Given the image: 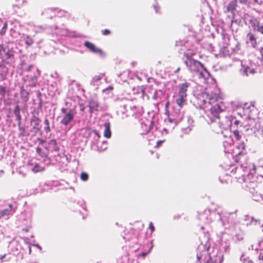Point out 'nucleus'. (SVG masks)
Wrapping results in <instances>:
<instances>
[{"mask_svg":"<svg viewBox=\"0 0 263 263\" xmlns=\"http://www.w3.org/2000/svg\"><path fill=\"white\" fill-rule=\"evenodd\" d=\"M224 138L225 139L223 142L224 152L231 154L233 157H235L236 161H240L241 163V166L239 168L235 167L234 165H230L229 170L231 173L234 175L237 171L239 173H242L241 175H237L235 177L238 181L241 183L243 182L247 183L248 181L251 185L250 186L247 185V186L249 188H255L257 181L256 178L258 177L263 178V166L256 167V165L250 162H243V160L246 158L245 142L243 141L240 142L235 149H233L234 141L232 135L229 137L224 136Z\"/></svg>","mask_w":263,"mask_h":263,"instance_id":"f257e3e1","label":"nucleus"},{"mask_svg":"<svg viewBox=\"0 0 263 263\" xmlns=\"http://www.w3.org/2000/svg\"><path fill=\"white\" fill-rule=\"evenodd\" d=\"M220 89L215 85L213 90L206 88L205 91L195 92L198 105L204 111V118L208 123H216L219 114L223 110V105L218 100L220 98Z\"/></svg>","mask_w":263,"mask_h":263,"instance_id":"f03ea898","label":"nucleus"},{"mask_svg":"<svg viewBox=\"0 0 263 263\" xmlns=\"http://www.w3.org/2000/svg\"><path fill=\"white\" fill-rule=\"evenodd\" d=\"M232 214L218 208L214 210L207 209L199 213L198 219L205 224H209L212 222L217 221L223 226L233 222Z\"/></svg>","mask_w":263,"mask_h":263,"instance_id":"7ed1b4c3","label":"nucleus"},{"mask_svg":"<svg viewBox=\"0 0 263 263\" xmlns=\"http://www.w3.org/2000/svg\"><path fill=\"white\" fill-rule=\"evenodd\" d=\"M195 54L188 50L184 53L182 60L188 71L193 76H197L199 78L205 80L210 73L205 69L202 64L193 58Z\"/></svg>","mask_w":263,"mask_h":263,"instance_id":"20e7f679","label":"nucleus"},{"mask_svg":"<svg viewBox=\"0 0 263 263\" xmlns=\"http://www.w3.org/2000/svg\"><path fill=\"white\" fill-rule=\"evenodd\" d=\"M208 234L204 235L202 240L197 249V259L201 263H221L223 261V255L219 253L214 258L209 255L208 250L210 247Z\"/></svg>","mask_w":263,"mask_h":263,"instance_id":"39448f33","label":"nucleus"},{"mask_svg":"<svg viewBox=\"0 0 263 263\" xmlns=\"http://www.w3.org/2000/svg\"><path fill=\"white\" fill-rule=\"evenodd\" d=\"M262 50V47L259 48L261 58L254 57L251 59L240 61L241 68L240 69V72L241 75L247 77L250 74H253L256 72L258 67L261 66L263 69Z\"/></svg>","mask_w":263,"mask_h":263,"instance_id":"423d86ee","label":"nucleus"},{"mask_svg":"<svg viewBox=\"0 0 263 263\" xmlns=\"http://www.w3.org/2000/svg\"><path fill=\"white\" fill-rule=\"evenodd\" d=\"M61 123L65 126L69 124L74 119L77 114L76 107H62L61 109Z\"/></svg>","mask_w":263,"mask_h":263,"instance_id":"0eeeda50","label":"nucleus"},{"mask_svg":"<svg viewBox=\"0 0 263 263\" xmlns=\"http://www.w3.org/2000/svg\"><path fill=\"white\" fill-rule=\"evenodd\" d=\"M231 127L232 121L230 116H227L220 123H214L212 125L213 130L217 134L222 133V129L227 130Z\"/></svg>","mask_w":263,"mask_h":263,"instance_id":"6e6552de","label":"nucleus"},{"mask_svg":"<svg viewBox=\"0 0 263 263\" xmlns=\"http://www.w3.org/2000/svg\"><path fill=\"white\" fill-rule=\"evenodd\" d=\"M181 107L175 106L173 108L170 115L168 116V121L170 122L177 123L181 120L183 117V112L181 110Z\"/></svg>","mask_w":263,"mask_h":263,"instance_id":"1a4fd4ad","label":"nucleus"},{"mask_svg":"<svg viewBox=\"0 0 263 263\" xmlns=\"http://www.w3.org/2000/svg\"><path fill=\"white\" fill-rule=\"evenodd\" d=\"M28 70L32 72L33 73H29L26 75V77L28 80H30L33 82L32 85L35 86L37 77L40 75V72L37 68L33 65L29 66Z\"/></svg>","mask_w":263,"mask_h":263,"instance_id":"9d476101","label":"nucleus"},{"mask_svg":"<svg viewBox=\"0 0 263 263\" xmlns=\"http://www.w3.org/2000/svg\"><path fill=\"white\" fill-rule=\"evenodd\" d=\"M89 112L91 114L95 111L100 110V105L98 100L96 98H92L88 101Z\"/></svg>","mask_w":263,"mask_h":263,"instance_id":"9b49d317","label":"nucleus"},{"mask_svg":"<svg viewBox=\"0 0 263 263\" xmlns=\"http://www.w3.org/2000/svg\"><path fill=\"white\" fill-rule=\"evenodd\" d=\"M184 122H186V126L185 125L182 128V131L184 134H188L191 131L192 127L194 126V120L190 116H187Z\"/></svg>","mask_w":263,"mask_h":263,"instance_id":"f8f14e48","label":"nucleus"},{"mask_svg":"<svg viewBox=\"0 0 263 263\" xmlns=\"http://www.w3.org/2000/svg\"><path fill=\"white\" fill-rule=\"evenodd\" d=\"M244 20L246 23H249L254 30H256L259 27V22L255 17L249 15L248 14H246L244 16Z\"/></svg>","mask_w":263,"mask_h":263,"instance_id":"ddd939ff","label":"nucleus"},{"mask_svg":"<svg viewBox=\"0 0 263 263\" xmlns=\"http://www.w3.org/2000/svg\"><path fill=\"white\" fill-rule=\"evenodd\" d=\"M85 46L89 49L91 52L95 53H99L100 54H103L102 50L96 47V46L91 43V42H89L88 41H86L84 43Z\"/></svg>","mask_w":263,"mask_h":263,"instance_id":"4468645a","label":"nucleus"},{"mask_svg":"<svg viewBox=\"0 0 263 263\" xmlns=\"http://www.w3.org/2000/svg\"><path fill=\"white\" fill-rule=\"evenodd\" d=\"M12 208L13 205L9 204L8 208L0 212V217L8 218L9 216L12 215L14 212Z\"/></svg>","mask_w":263,"mask_h":263,"instance_id":"2eb2a0df","label":"nucleus"},{"mask_svg":"<svg viewBox=\"0 0 263 263\" xmlns=\"http://www.w3.org/2000/svg\"><path fill=\"white\" fill-rule=\"evenodd\" d=\"M190 86V83L185 82L180 84L178 86L179 87V92L178 95L181 96H184L187 97L186 91L188 87Z\"/></svg>","mask_w":263,"mask_h":263,"instance_id":"dca6fc26","label":"nucleus"},{"mask_svg":"<svg viewBox=\"0 0 263 263\" xmlns=\"http://www.w3.org/2000/svg\"><path fill=\"white\" fill-rule=\"evenodd\" d=\"M176 106L182 108L186 103V97L178 95L176 99Z\"/></svg>","mask_w":263,"mask_h":263,"instance_id":"f3484780","label":"nucleus"},{"mask_svg":"<svg viewBox=\"0 0 263 263\" xmlns=\"http://www.w3.org/2000/svg\"><path fill=\"white\" fill-rule=\"evenodd\" d=\"M247 37V43L250 44L253 48H256L257 47V42L254 35L252 33L249 32L248 33Z\"/></svg>","mask_w":263,"mask_h":263,"instance_id":"a211bd4d","label":"nucleus"},{"mask_svg":"<svg viewBox=\"0 0 263 263\" xmlns=\"http://www.w3.org/2000/svg\"><path fill=\"white\" fill-rule=\"evenodd\" d=\"M46 149L50 150L51 151L57 152L59 151V147L55 140L52 139L48 143V146L46 147Z\"/></svg>","mask_w":263,"mask_h":263,"instance_id":"6ab92c4d","label":"nucleus"},{"mask_svg":"<svg viewBox=\"0 0 263 263\" xmlns=\"http://www.w3.org/2000/svg\"><path fill=\"white\" fill-rule=\"evenodd\" d=\"M30 168L34 173H37L43 171L44 170V167L39 165L36 163H30L29 164Z\"/></svg>","mask_w":263,"mask_h":263,"instance_id":"aec40b11","label":"nucleus"},{"mask_svg":"<svg viewBox=\"0 0 263 263\" xmlns=\"http://www.w3.org/2000/svg\"><path fill=\"white\" fill-rule=\"evenodd\" d=\"M31 123L33 125V128L36 131L40 129V120L37 117L34 116L31 119Z\"/></svg>","mask_w":263,"mask_h":263,"instance_id":"412c9836","label":"nucleus"},{"mask_svg":"<svg viewBox=\"0 0 263 263\" xmlns=\"http://www.w3.org/2000/svg\"><path fill=\"white\" fill-rule=\"evenodd\" d=\"M104 130L103 135L107 138H109L111 136L110 125L109 122H106L104 124Z\"/></svg>","mask_w":263,"mask_h":263,"instance_id":"4be33fe9","label":"nucleus"},{"mask_svg":"<svg viewBox=\"0 0 263 263\" xmlns=\"http://www.w3.org/2000/svg\"><path fill=\"white\" fill-rule=\"evenodd\" d=\"M103 77V75L102 74L94 76L92 79L91 84L94 86H98Z\"/></svg>","mask_w":263,"mask_h":263,"instance_id":"5701e85b","label":"nucleus"},{"mask_svg":"<svg viewBox=\"0 0 263 263\" xmlns=\"http://www.w3.org/2000/svg\"><path fill=\"white\" fill-rule=\"evenodd\" d=\"M152 123L151 121H147L146 123L142 122L141 123V128L143 129V132L141 133V134H146L147 133L150 129H151V124Z\"/></svg>","mask_w":263,"mask_h":263,"instance_id":"b1692460","label":"nucleus"},{"mask_svg":"<svg viewBox=\"0 0 263 263\" xmlns=\"http://www.w3.org/2000/svg\"><path fill=\"white\" fill-rule=\"evenodd\" d=\"M237 1L236 0H232L230 2L227 7V11L228 12L233 13L236 9Z\"/></svg>","mask_w":263,"mask_h":263,"instance_id":"393cba45","label":"nucleus"},{"mask_svg":"<svg viewBox=\"0 0 263 263\" xmlns=\"http://www.w3.org/2000/svg\"><path fill=\"white\" fill-rule=\"evenodd\" d=\"M126 104H123V107L124 108V110H126V107H127L128 109L130 108V110L131 111V113L133 114L134 115L135 114H136L135 109L136 108V106L135 105H132V102L127 101Z\"/></svg>","mask_w":263,"mask_h":263,"instance_id":"a878e982","label":"nucleus"},{"mask_svg":"<svg viewBox=\"0 0 263 263\" xmlns=\"http://www.w3.org/2000/svg\"><path fill=\"white\" fill-rule=\"evenodd\" d=\"M14 114L16 117V120L18 122H21L22 117L20 113V108L18 105H17L14 108Z\"/></svg>","mask_w":263,"mask_h":263,"instance_id":"bb28decb","label":"nucleus"},{"mask_svg":"<svg viewBox=\"0 0 263 263\" xmlns=\"http://www.w3.org/2000/svg\"><path fill=\"white\" fill-rule=\"evenodd\" d=\"M254 108V107L253 106L245 105V107H244L243 108V116H246V117H250V115H251L250 112L251 111V109H253Z\"/></svg>","mask_w":263,"mask_h":263,"instance_id":"cd10ccee","label":"nucleus"},{"mask_svg":"<svg viewBox=\"0 0 263 263\" xmlns=\"http://www.w3.org/2000/svg\"><path fill=\"white\" fill-rule=\"evenodd\" d=\"M123 104H121L120 107L118 108V110L117 111V114L119 115H122V118H124V115L126 113V112L128 111V108L127 107H126V110H124V107H123Z\"/></svg>","mask_w":263,"mask_h":263,"instance_id":"c85d7f7f","label":"nucleus"},{"mask_svg":"<svg viewBox=\"0 0 263 263\" xmlns=\"http://www.w3.org/2000/svg\"><path fill=\"white\" fill-rule=\"evenodd\" d=\"M17 125L20 131V136H27L29 135L28 133H26L25 127L21 125V122H17Z\"/></svg>","mask_w":263,"mask_h":263,"instance_id":"c756f323","label":"nucleus"},{"mask_svg":"<svg viewBox=\"0 0 263 263\" xmlns=\"http://www.w3.org/2000/svg\"><path fill=\"white\" fill-rule=\"evenodd\" d=\"M243 238V234L241 231H239L238 233H236L233 236V239L235 241H239L242 240Z\"/></svg>","mask_w":263,"mask_h":263,"instance_id":"7c9ffc66","label":"nucleus"},{"mask_svg":"<svg viewBox=\"0 0 263 263\" xmlns=\"http://www.w3.org/2000/svg\"><path fill=\"white\" fill-rule=\"evenodd\" d=\"M253 249L258 250L260 249L263 250V240L259 241L256 244H254L252 246Z\"/></svg>","mask_w":263,"mask_h":263,"instance_id":"2f4dec72","label":"nucleus"},{"mask_svg":"<svg viewBox=\"0 0 263 263\" xmlns=\"http://www.w3.org/2000/svg\"><path fill=\"white\" fill-rule=\"evenodd\" d=\"M90 134L93 135L94 140L96 141H98L100 138V135L96 130H92Z\"/></svg>","mask_w":263,"mask_h":263,"instance_id":"473e14b6","label":"nucleus"},{"mask_svg":"<svg viewBox=\"0 0 263 263\" xmlns=\"http://www.w3.org/2000/svg\"><path fill=\"white\" fill-rule=\"evenodd\" d=\"M238 2L240 4L247 5L250 7L252 5V2L251 0H238Z\"/></svg>","mask_w":263,"mask_h":263,"instance_id":"72a5a7b5","label":"nucleus"},{"mask_svg":"<svg viewBox=\"0 0 263 263\" xmlns=\"http://www.w3.org/2000/svg\"><path fill=\"white\" fill-rule=\"evenodd\" d=\"M44 124L45 125V127H44V130L46 133H49L50 131V128L49 127V122L47 119H45L44 120Z\"/></svg>","mask_w":263,"mask_h":263,"instance_id":"f704fd0d","label":"nucleus"},{"mask_svg":"<svg viewBox=\"0 0 263 263\" xmlns=\"http://www.w3.org/2000/svg\"><path fill=\"white\" fill-rule=\"evenodd\" d=\"M233 135L237 140H240L241 138V135H240L239 132L237 130H235L233 132Z\"/></svg>","mask_w":263,"mask_h":263,"instance_id":"c9c22d12","label":"nucleus"},{"mask_svg":"<svg viewBox=\"0 0 263 263\" xmlns=\"http://www.w3.org/2000/svg\"><path fill=\"white\" fill-rule=\"evenodd\" d=\"M151 247L149 249V250L148 251V252H142L141 253H139L137 255V256L138 258L140 257H142L143 258L145 257L146 256V255L149 253L150 252L151 250H152V248H153V246L152 245V243H151Z\"/></svg>","mask_w":263,"mask_h":263,"instance_id":"e433bc0d","label":"nucleus"},{"mask_svg":"<svg viewBox=\"0 0 263 263\" xmlns=\"http://www.w3.org/2000/svg\"><path fill=\"white\" fill-rule=\"evenodd\" d=\"M80 178L82 181H86L88 179V175L87 173L83 172L81 174Z\"/></svg>","mask_w":263,"mask_h":263,"instance_id":"4c0bfd02","label":"nucleus"},{"mask_svg":"<svg viewBox=\"0 0 263 263\" xmlns=\"http://www.w3.org/2000/svg\"><path fill=\"white\" fill-rule=\"evenodd\" d=\"M230 119H231L232 121V127L233 126V124L237 126L239 124V121L237 120L235 117L230 116Z\"/></svg>","mask_w":263,"mask_h":263,"instance_id":"58836bf2","label":"nucleus"},{"mask_svg":"<svg viewBox=\"0 0 263 263\" xmlns=\"http://www.w3.org/2000/svg\"><path fill=\"white\" fill-rule=\"evenodd\" d=\"M99 148H100L101 151H104L107 149V142L105 141H103L102 143V145L101 146L98 145Z\"/></svg>","mask_w":263,"mask_h":263,"instance_id":"ea45409f","label":"nucleus"},{"mask_svg":"<svg viewBox=\"0 0 263 263\" xmlns=\"http://www.w3.org/2000/svg\"><path fill=\"white\" fill-rule=\"evenodd\" d=\"M36 152L39 155H40L42 157H44L45 156L44 153L43 152L42 149L39 147H36Z\"/></svg>","mask_w":263,"mask_h":263,"instance_id":"a19ab883","label":"nucleus"},{"mask_svg":"<svg viewBox=\"0 0 263 263\" xmlns=\"http://www.w3.org/2000/svg\"><path fill=\"white\" fill-rule=\"evenodd\" d=\"M6 93V87L3 86H0V94L4 96Z\"/></svg>","mask_w":263,"mask_h":263,"instance_id":"79ce46f5","label":"nucleus"},{"mask_svg":"<svg viewBox=\"0 0 263 263\" xmlns=\"http://www.w3.org/2000/svg\"><path fill=\"white\" fill-rule=\"evenodd\" d=\"M25 42L27 45L29 46L31 45L33 42L31 38L29 37V36H27Z\"/></svg>","mask_w":263,"mask_h":263,"instance_id":"37998d69","label":"nucleus"},{"mask_svg":"<svg viewBox=\"0 0 263 263\" xmlns=\"http://www.w3.org/2000/svg\"><path fill=\"white\" fill-rule=\"evenodd\" d=\"M7 27V24L6 23H4L3 27H2L1 30L0 31V33L1 34H3L5 33V32L6 31Z\"/></svg>","mask_w":263,"mask_h":263,"instance_id":"c03bdc74","label":"nucleus"},{"mask_svg":"<svg viewBox=\"0 0 263 263\" xmlns=\"http://www.w3.org/2000/svg\"><path fill=\"white\" fill-rule=\"evenodd\" d=\"M254 200L257 201H262L263 202V195H259L258 197H254Z\"/></svg>","mask_w":263,"mask_h":263,"instance_id":"a18cd8bd","label":"nucleus"},{"mask_svg":"<svg viewBox=\"0 0 263 263\" xmlns=\"http://www.w3.org/2000/svg\"><path fill=\"white\" fill-rule=\"evenodd\" d=\"M252 2V5H261L262 3V0H251Z\"/></svg>","mask_w":263,"mask_h":263,"instance_id":"49530a36","label":"nucleus"},{"mask_svg":"<svg viewBox=\"0 0 263 263\" xmlns=\"http://www.w3.org/2000/svg\"><path fill=\"white\" fill-rule=\"evenodd\" d=\"M258 263H263V253H260L259 255L258 256Z\"/></svg>","mask_w":263,"mask_h":263,"instance_id":"de8ad7c7","label":"nucleus"},{"mask_svg":"<svg viewBox=\"0 0 263 263\" xmlns=\"http://www.w3.org/2000/svg\"><path fill=\"white\" fill-rule=\"evenodd\" d=\"M257 31L263 34V25L259 26L258 28L256 30Z\"/></svg>","mask_w":263,"mask_h":263,"instance_id":"09e8293b","label":"nucleus"},{"mask_svg":"<svg viewBox=\"0 0 263 263\" xmlns=\"http://www.w3.org/2000/svg\"><path fill=\"white\" fill-rule=\"evenodd\" d=\"M102 32L103 35H106L110 33V31L108 29H104L102 31Z\"/></svg>","mask_w":263,"mask_h":263,"instance_id":"8fccbe9b","label":"nucleus"},{"mask_svg":"<svg viewBox=\"0 0 263 263\" xmlns=\"http://www.w3.org/2000/svg\"><path fill=\"white\" fill-rule=\"evenodd\" d=\"M149 228L151 230L152 232H153L155 230L154 226H153L152 222H150L149 223Z\"/></svg>","mask_w":263,"mask_h":263,"instance_id":"3c124183","label":"nucleus"},{"mask_svg":"<svg viewBox=\"0 0 263 263\" xmlns=\"http://www.w3.org/2000/svg\"><path fill=\"white\" fill-rule=\"evenodd\" d=\"M56 9H53V8H50V9H47L45 12L47 13H48L49 12H54V11H55Z\"/></svg>","mask_w":263,"mask_h":263,"instance_id":"603ef678","label":"nucleus"},{"mask_svg":"<svg viewBox=\"0 0 263 263\" xmlns=\"http://www.w3.org/2000/svg\"><path fill=\"white\" fill-rule=\"evenodd\" d=\"M243 183H246V187L247 189H248L249 190H251V189H254V188H252V187H251V188H249V187H247V185H249L250 186V185H251V184H250V183H249L248 181V182H247V183L246 182H243ZM250 192H251V190H250Z\"/></svg>","mask_w":263,"mask_h":263,"instance_id":"864d4df0","label":"nucleus"},{"mask_svg":"<svg viewBox=\"0 0 263 263\" xmlns=\"http://www.w3.org/2000/svg\"><path fill=\"white\" fill-rule=\"evenodd\" d=\"M113 89V87L112 86H108L106 88V89H103V91H105L106 90H112Z\"/></svg>","mask_w":263,"mask_h":263,"instance_id":"5fc2aeb1","label":"nucleus"},{"mask_svg":"<svg viewBox=\"0 0 263 263\" xmlns=\"http://www.w3.org/2000/svg\"><path fill=\"white\" fill-rule=\"evenodd\" d=\"M163 142L162 141H159L157 142V145H156V147H158L160 144H161Z\"/></svg>","mask_w":263,"mask_h":263,"instance_id":"6e6d98bb","label":"nucleus"},{"mask_svg":"<svg viewBox=\"0 0 263 263\" xmlns=\"http://www.w3.org/2000/svg\"><path fill=\"white\" fill-rule=\"evenodd\" d=\"M243 263H253V262L249 260H245Z\"/></svg>","mask_w":263,"mask_h":263,"instance_id":"4d7b16f0","label":"nucleus"},{"mask_svg":"<svg viewBox=\"0 0 263 263\" xmlns=\"http://www.w3.org/2000/svg\"><path fill=\"white\" fill-rule=\"evenodd\" d=\"M35 246L40 250H41V247L39 245H35Z\"/></svg>","mask_w":263,"mask_h":263,"instance_id":"13d9d810","label":"nucleus"},{"mask_svg":"<svg viewBox=\"0 0 263 263\" xmlns=\"http://www.w3.org/2000/svg\"><path fill=\"white\" fill-rule=\"evenodd\" d=\"M153 98L154 99H156V94H154L153 96Z\"/></svg>","mask_w":263,"mask_h":263,"instance_id":"bf43d9fd","label":"nucleus"},{"mask_svg":"<svg viewBox=\"0 0 263 263\" xmlns=\"http://www.w3.org/2000/svg\"><path fill=\"white\" fill-rule=\"evenodd\" d=\"M155 9L156 12H158L157 7L156 6H155Z\"/></svg>","mask_w":263,"mask_h":263,"instance_id":"052dcab7","label":"nucleus"},{"mask_svg":"<svg viewBox=\"0 0 263 263\" xmlns=\"http://www.w3.org/2000/svg\"><path fill=\"white\" fill-rule=\"evenodd\" d=\"M252 221L251 222H253V221H254L255 222H256V221L253 218H252Z\"/></svg>","mask_w":263,"mask_h":263,"instance_id":"680f3d73","label":"nucleus"},{"mask_svg":"<svg viewBox=\"0 0 263 263\" xmlns=\"http://www.w3.org/2000/svg\"><path fill=\"white\" fill-rule=\"evenodd\" d=\"M5 256H6L5 255H3V256H2L0 259H3V258L5 257Z\"/></svg>","mask_w":263,"mask_h":263,"instance_id":"e2e57ef3","label":"nucleus"},{"mask_svg":"<svg viewBox=\"0 0 263 263\" xmlns=\"http://www.w3.org/2000/svg\"><path fill=\"white\" fill-rule=\"evenodd\" d=\"M179 70H180V68H178L176 70L175 72H178Z\"/></svg>","mask_w":263,"mask_h":263,"instance_id":"0e129e2a","label":"nucleus"},{"mask_svg":"<svg viewBox=\"0 0 263 263\" xmlns=\"http://www.w3.org/2000/svg\"><path fill=\"white\" fill-rule=\"evenodd\" d=\"M2 49H3V47H2L1 45H0V52L1 51V50H2ZM0 54H1V53H0Z\"/></svg>","mask_w":263,"mask_h":263,"instance_id":"69168bd1","label":"nucleus"},{"mask_svg":"<svg viewBox=\"0 0 263 263\" xmlns=\"http://www.w3.org/2000/svg\"><path fill=\"white\" fill-rule=\"evenodd\" d=\"M201 228L202 229H203V227L202 226H201Z\"/></svg>","mask_w":263,"mask_h":263,"instance_id":"338daca9","label":"nucleus"},{"mask_svg":"<svg viewBox=\"0 0 263 263\" xmlns=\"http://www.w3.org/2000/svg\"><path fill=\"white\" fill-rule=\"evenodd\" d=\"M262 231L263 232V225L262 226Z\"/></svg>","mask_w":263,"mask_h":263,"instance_id":"774afa93","label":"nucleus"}]
</instances>
